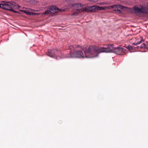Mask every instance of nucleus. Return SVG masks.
Segmentation results:
<instances>
[{"mask_svg": "<svg viewBox=\"0 0 148 148\" xmlns=\"http://www.w3.org/2000/svg\"><path fill=\"white\" fill-rule=\"evenodd\" d=\"M55 51L54 50H52L51 51H49L47 54V55L51 57H53L55 56V54L53 53L55 52Z\"/></svg>", "mask_w": 148, "mask_h": 148, "instance_id": "nucleus-10", "label": "nucleus"}, {"mask_svg": "<svg viewBox=\"0 0 148 148\" xmlns=\"http://www.w3.org/2000/svg\"><path fill=\"white\" fill-rule=\"evenodd\" d=\"M9 3V2H8L3 3V7L2 8L6 10H9V5L8 4Z\"/></svg>", "mask_w": 148, "mask_h": 148, "instance_id": "nucleus-9", "label": "nucleus"}, {"mask_svg": "<svg viewBox=\"0 0 148 148\" xmlns=\"http://www.w3.org/2000/svg\"><path fill=\"white\" fill-rule=\"evenodd\" d=\"M110 7L111 8H114V11L116 13L121 14V11L119 9H123V7L122 5H116L110 6Z\"/></svg>", "mask_w": 148, "mask_h": 148, "instance_id": "nucleus-6", "label": "nucleus"}, {"mask_svg": "<svg viewBox=\"0 0 148 148\" xmlns=\"http://www.w3.org/2000/svg\"><path fill=\"white\" fill-rule=\"evenodd\" d=\"M114 46V45L112 44H109L108 45V47H98V49H97V50L98 51L99 54L102 52H113L118 55H122L123 54L124 52L123 48L118 47L113 48Z\"/></svg>", "mask_w": 148, "mask_h": 148, "instance_id": "nucleus-2", "label": "nucleus"}, {"mask_svg": "<svg viewBox=\"0 0 148 148\" xmlns=\"http://www.w3.org/2000/svg\"><path fill=\"white\" fill-rule=\"evenodd\" d=\"M20 7L18 5V4L13 1H10V8H18Z\"/></svg>", "mask_w": 148, "mask_h": 148, "instance_id": "nucleus-8", "label": "nucleus"}, {"mask_svg": "<svg viewBox=\"0 0 148 148\" xmlns=\"http://www.w3.org/2000/svg\"><path fill=\"white\" fill-rule=\"evenodd\" d=\"M81 49L82 50H84V48L83 47H81Z\"/></svg>", "mask_w": 148, "mask_h": 148, "instance_id": "nucleus-19", "label": "nucleus"}, {"mask_svg": "<svg viewBox=\"0 0 148 148\" xmlns=\"http://www.w3.org/2000/svg\"><path fill=\"white\" fill-rule=\"evenodd\" d=\"M83 5L82 4L77 3L73 5L72 7L74 8V10H77V13H78L82 12Z\"/></svg>", "mask_w": 148, "mask_h": 148, "instance_id": "nucleus-5", "label": "nucleus"}, {"mask_svg": "<svg viewBox=\"0 0 148 148\" xmlns=\"http://www.w3.org/2000/svg\"><path fill=\"white\" fill-rule=\"evenodd\" d=\"M89 1L92 2H96L98 0H88Z\"/></svg>", "mask_w": 148, "mask_h": 148, "instance_id": "nucleus-16", "label": "nucleus"}, {"mask_svg": "<svg viewBox=\"0 0 148 148\" xmlns=\"http://www.w3.org/2000/svg\"><path fill=\"white\" fill-rule=\"evenodd\" d=\"M142 41H143V40H142L139 42H137L136 43H134L133 44H132V45H138L139 44L141 43Z\"/></svg>", "mask_w": 148, "mask_h": 148, "instance_id": "nucleus-13", "label": "nucleus"}, {"mask_svg": "<svg viewBox=\"0 0 148 148\" xmlns=\"http://www.w3.org/2000/svg\"><path fill=\"white\" fill-rule=\"evenodd\" d=\"M96 7L95 6H93L92 7H86L85 8H83L82 12H91L94 10V9H95Z\"/></svg>", "mask_w": 148, "mask_h": 148, "instance_id": "nucleus-7", "label": "nucleus"}, {"mask_svg": "<svg viewBox=\"0 0 148 148\" xmlns=\"http://www.w3.org/2000/svg\"><path fill=\"white\" fill-rule=\"evenodd\" d=\"M28 11V10L27 11L26 10H23L22 11V12L27 15H35L36 14L35 13H33V12H29Z\"/></svg>", "mask_w": 148, "mask_h": 148, "instance_id": "nucleus-11", "label": "nucleus"}, {"mask_svg": "<svg viewBox=\"0 0 148 148\" xmlns=\"http://www.w3.org/2000/svg\"><path fill=\"white\" fill-rule=\"evenodd\" d=\"M146 47L145 45V43H143L142 45H141L140 46H138V48H140V49H143L144 48Z\"/></svg>", "mask_w": 148, "mask_h": 148, "instance_id": "nucleus-12", "label": "nucleus"}, {"mask_svg": "<svg viewBox=\"0 0 148 148\" xmlns=\"http://www.w3.org/2000/svg\"><path fill=\"white\" fill-rule=\"evenodd\" d=\"M134 11L135 13L137 15L143 14H148V11L145 7L142 6H134Z\"/></svg>", "mask_w": 148, "mask_h": 148, "instance_id": "nucleus-3", "label": "nucleus"}, {"mask_svg": "<svg viewBox=\"0 0 148 148\" xmlns=\"http://www.w3.org/2000/svg\"><path fill=\"white\" fill-rule=\"evenodd\" d=\"M147 8L148 9V3L147 4Z\"/></svg>", "mask_w": 148, "mask_h": 148, "instance_id": "nucleus-20", "label": "nucleus"}, {"mask_svg": "<svg viewBox=\"0 0 148 148\" xmlns=\"http://www.w3.org/2000/svg\"><path fill=\"white\" fill-rule=\"evenodd\" d=\"M98 47L95 45H91L89 47L88 49L84 51L83 53L81 51H76L72 53L71 51L68 54L66 58H90L97 57L98 56V51L97 49Z\"/></svg>", "mask_w": 148, "mask_h": 148, "instance_id": "nucleus-1", "label": "nucleus"}, {"mask_svg": "<svg viewBox=\"0 0 148 148\" xmlns=\"http://www.w3.org/2000/svg\"><path fill=\"white\" fill-rule=\"evenodd\" d=\"M56 59H59L61 58V57L60 56H57L56 57Z\"/></svg>", "mask_w": 148, "mask_h": 148, "instance_id": "nucleus-15", "label": "nucleus"}, {"mask_svg": "<svg viewBox=\"0 0 148 148\" xmlns=\"http://www.w3.org/2000/svg\"><path fill=\"white\" fill-rule=\"evenodd\" d=\"M66 9H59L55 6H52L49 8V10L46 11L43 14H54L58 12H62L65 11Z\"/></svg>", "mask_w": 148, "mask_h": 148, "instance_id": "nucleus-4", "label": "nucleus"}, {"mask_svg": "<svg viewBox=\"0 0 148 148\" xmlns=\"http://www.w3.org/2000/svg\"><path fill=\"white\" fill-rule=\"evenodd\" d=\"M10 11L13 12L15 13H17L18 12L16 11L14 9H12V8H10Z\"/></svg>", "mask_w": 148, "mask_h": 148, "instance_id": "nucleus-14", "label": "nucleus"}, {"mask_svg": "<svg viewBox=\"0 0 148 148\" xmlns=\"http://www.w3.org/2000/svg\"><path fill=\"white\" fill-rule=\"evenodd\" d=\"M132 47L131 46L130 47H128V49H132Z\"/></svg>", "mask_w": 148, "mask_h": 148, "instance_id": "nucleus-17", "label": "nucleus"}, {"mask_svg": "<svg viewBox=\"0 0 148 148\" xmlns=\"http://www.w3.org/2000/svg\"><path fill=\"white\" fill-rule=\"evenodd\" d=\"M3 3L0 4V8H2V7H3Z\"/></svg>", "mask_w": 148, "mask_h": 148, "instance_id": "nucleus-18", "label": "nucleus"}]
</instances>
